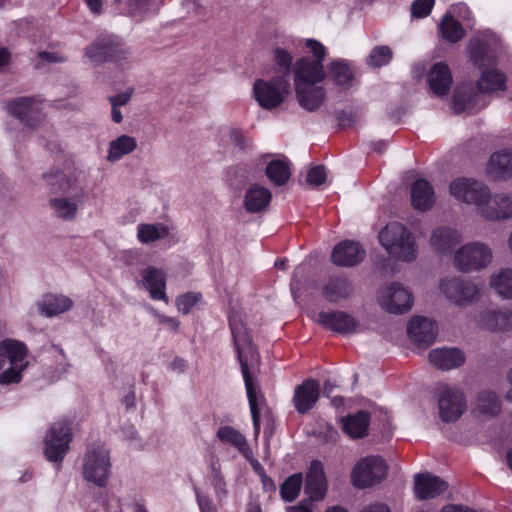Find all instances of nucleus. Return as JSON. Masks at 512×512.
I'll use <instances>...</instances> for the list:
<instances>
[{"label":"nucleus","instance_id":"nucleus-63","mask_svg":"<svg viewBox=\"0 0 512 512\" xmlns=\"http://www.w3.org/2000/svg\"><path fill=\"white\" fill-rule=\"evenodd\" d=\"M157 318L160 324L168 325L171 330L178 331L180 322L176 318L164 314H157Z\"/></svg>","mask_w":512,"mask_h":512},{"label":"nucleus","instance_id":"nucleus-41","mask_svg":"<svg viewBox=\"0 0 512 512\" xmlns=\"http://www.w3.org/2000/svg\"><path fill=\"white\" fill-rule=\"evenodd\" d=\"M217 437L223 444H230L237 448L240 453L248 450L245 436L232 426H221L217 431Z\"/></svg>","mask_w":512,"mask_h":512},{"label":"nucleus","instance_id":"nucleus-45","mask_svg":"<svg viewBox=\"0 0 512 512\" xmlns=\"http://www.w3.org/2000/svg\"><path fill=\"white\" fill-rule=\"evenodd\" d=\"M491 286L506 299H512V269H504L491 278Z\"/></svg>","mask_w":512,"mask_h":512},{"label":"nucleus","instance_id":"nucleus-43","mask_svg":"<svg viewBox=\"0 0 512 512\" xmlns=\"http://www.w3.org/2000/svg\"><path fill=\"white\" fill-rule=\"evenodd\" d=\"M51 193H66L71 187V178L62 170H51L43 174Z\"/></svg>","mask_w":512,"mask_h":512},{"label":"nucleus","instance_id":"nucleus-48","mask_svg":"<svg viewBox=\"0 0 512 512\" xmlns=\"http://www.w3.org/2000/svg\"><path fill=\"white\" fill-rule=\"evenodd\" d=\"M202 299L200 292L189 291L177 296L175 304L179 312L184 315L189 314L194 306Z\"/></svg>","mask_w":512,"mask_h":512},{"label":"nucleus","instance_id":"nucleus-8","mask_svg":"<svg viewBox=\"0 0 512 512\" xmlns=\"http://www.w3.org/2000/svg\"><path fill=\"white\" fill-rule=\"evenodd\" d=\"M289 88V81L285 77H274L270 81L257 79L253 86V92L258 104L272 110L284 102L285 94Z\"/></svg>","mask_w":512,"mask_h":512},{"label":"nucleus","instance_id":"nucleus-50","mask_svg":"<svg viewBox=\"0 0 512 512\" xmlns=\"http://www.w3.org/2000/svg\"><path fill=\"white\" fill-rule=\"evenodd\" d=\"M212 473H213L212 485L214 487L216 497L221 499L222 497L226 496L227 490H226V482H225L224 477L220 471V465L218 464V462L212 463Z\"/></svg>","mask_w":512,"mask_h":512},{"label":"nucleus","instance_id":"nucleus-54","mask_svg":"<svg viewBox=\"0 0 512 512\" xmlns=\"http://www.w3.org/2000/svg\"><path fill=\"white\" fill-rule=\"evenodd\" d=\"M307 280V273L304 266H298L292 275L290 288L293 295L301 291L304 282Z\"/></svg>","mask_w":512,"mask_h":512},{"label":"nucleus","instance_id":"nucleus-4","mask_svg":"<svg viewBox=\"0 0 512 512\" xmlns=\"http://www.w3.org/2000/svg\"><path fill=\"white\" fill-rule=\"evenodd\" d=\"M110 455L101 444L87 447L83 456L82 475L85 481L98 487H106L110 476Z\"/></svg>","mask_w":512,"mask_h":512},{"label":"nucleus","instance_id":"nucleus-60","mask_svg":"<svg viewBox=\"0 0 512 512\" xmlns=\"http://www.w3.org/2000/svg\"><path fill=\"white\" fill-rule=\"evenodd\" d=\"M471 59L475 62H482L486 57V48L482 43H478L470 49Z\"/></svg>","mask_w":512,"mask_h":512},{"label":"nucleus","instance_id":"nucleus-9","mask_svg":"<svg viewBox=\"0 0 512 512\" xmlns=\"http://www.w3.org/2000/svg\"><path fill=\"white\" fill-rule=\"evenodd\" d=\"M439 417L445 423L457 421L466 410V398L458 389L439 384L438 386Z\"/></svg>","mask_w":512,"mask_h":512},{"label":"nucleus","instance_id":"nucleus-15","mask_svg":"<svg viewBox=\"0 0 512 512\" xmlns=\"http://www.w3.org/2000/svg\"><path fill=\"white\" fill-rule=\"evenodd\" d=\"M294 85H316L323 82L327 76L324 64L303 56L296 60L294 65Z\"/></svg>","mask_w":512,"mask_h":512},{"label":"nucleus","instance_id":"nucleus-18","mask_svg":"<svg viewBox=\"0 0 512 512\" xmlns=\"http://www.w3.org/2000/svg\"><path fill=\"white\" fill-rule=\"evenodd\" d=\"M318 322L324 328L343 335L355 332L359 325L355 317L344 311H321Z\"/></svg>","mask_w":512,"mask_h":512},{"label":"nucleus","instance_id":"nucleus-37","mask_svg":"<svg viewBox=\"0 0 512 512\" xmlns=\"http://www.w3.org/2000/svg\"><path fill=\"white\" fill-rule=\"evenodd\" d=\"M485 326L491 331H506L512 328V311L493 310L482 316Z\"/></svg>","mask_w":512,"mask_h":512},{"label":"nucleus","instance_id":"nucleus-13","mask_svg":"<svg viewBox=\"0 0 512 512\" xmlns=\"http://www.w3.org/2000/svg\"><path fill=\"white\" fill-rule=\"evenodd\" d=\"M320 398V383L313 378L304 379L294 388L292 403L300 415L309 413Z\"/></svg>","mask_w":512,"mask_h":512},{"label":"nucleus","instance_id":"nucleus-32","mask_svg":"<svg viewBox=\"0 0 512 512\" xmlns=\"http://www.w3.org/2000/svg\"><path fill=\"white\" fill-rule=\"evenodd\" d=\"M507 76L504 72L496 68H488L482 71L480 79L477 81V88L481 93H492L505 91L507 89Z\"/></svg>","mask_w":512,"mask_h":512},{"label":"nucleus","instance_id":"nucleus-5","mask_svg":"<svg viewBox=\"0 0 512 512\" xmlns=\"http://www.w3.org/2000/svg\"><path fill=\"white\" fill-rule=\"evenodd\" d=\"M85 55L95 63L113 62L122 66L129 55L124 42L116 35H100L85 48Z\"/></svg>","mask_w":512,"mask_h":512},{"label":"nucleus","instance_id":"nucleus-1","mask_svg":"<svg viewBox=\"0 0 512 512\" xmlns=\"http://www.w3.org/2000/svg\"><path fill=\"white\" fill-rule=\"evenodd\" d=\"M450 194L459 201L474 204L480 214L489 220L512 217V194H496L491 197L489 188L482 182L459 177L449 186Z\"/></svg>","mask_w":512,"mask_h":512},{"label":"nucleus","instance_id":"nucleus-44","mask_svg":"<svg viewBox=\"0 0 512 512\" xmlns=\"http://www.w3.org/2000/svg\"><path fill=\"white\" fill-rule=\"evenodd\" d=\"M303 485V476L301 473L290 475L280 485V496L285 502H293L300 494Z\"/></svg>","mask_w":512,"mask_h":512},{"label":"nucleus","instance_id":"nucleus-56","mask_svg":"<svg viewBox=\"0 0 512 512\" xmlns=\"http://www.w3.org/2000/svg\"><path fill=\"white\" fill-rule=\"evenodd\" d=\"M306 180L310 185L320 186L326 181V170L323 165L313 166L307 173Z\"/></svg>","mask_w":512,"mask_h":512},{"label":"nucleus","instance_id":"nucleus-55","mask_svg":"<svg viewBox=\"0 0 512 512\" xmlns=\"http://www.w3.org/2000/svg\"><path fill=\"white\" fill-rule=\"evenodd\" d=\"M153 0H125L128 12L131 16L142 15L147 12Z\"/></svg>","mask_w":512,"mask_h":512},{"label":"nucleus","instance_id":"nucleus-29","mask_svg":"<svg viewBox=\"0 0 512 512\" xmlns=\"http://www.w3.org/2000/svg\"><path fill=\"white\" fill-rule=\"evenodd\" d=\"M461 242V234L449 227H439L432 231L431 246L439 253L450 252Z\"/></svg>","mask_w":512,"mask_h":512},{"label":"nucleus","instance_id":"nucleus-52","mask_svg":"<svg viewBox=\"0 0 512 512\" xmlns=\"http://www.w3.org/2000/svg\"><path fill=\"white\" fill-rule=\"evenodd\" d=\"M26 368V365H15L12 366L0 374V383L12 384L18 383L22 379V371Z\"/></svg>","mask_w":512,"mask_h":512},{"label":"nucleus","instance_id":"nucleus-12","mask_svg":"<svg viewBox=\"0 0 512 512\" xmlns=\"http://www.w3.org/2000/svg\"><path fill=\"white\" fill-rule=\"evenodd\" d=\"M41 103L42 100L37 96L18 97L6 102L5 109L29 128H35L40 122Z\"/></svg>","mask_w":512,"mask_h":512},{"label":"nucleus","instance_id":"nucleus-53","mask_svg":"<svg viewBox=\"0 0 512 512\" xmlns=\"http://www.w3.org/2000/svg\"><path fill=\"white\" fill-rule=\"evenodd\" d=\"M305 47L308 48L313 54L314 61L324 63V60L327 56V49L321 42L316 39H307L305 42Z\"/></svg>","mask_w":512,"mask_h":512},{"label":"nucleus","instance_id":"nucleus-38","mask_svg":"<svg viewBox=\"0 0 512 512\" xmlns=\"http://www.w3.org/2000/svg\"><path fill=\"white\" fill-rule=\"evenodd\" d=\"M478 96L471 90L456 89L452 97V107L456 114L476 113Z\"/></svg>","mask_w":512,"mask_h":512},{"label":"nucleus","instance_id":"nucleus-2","mask_svg":"<svg viewBox=\"0 0 512 512\" xmlns=\"http://www.w3.org/2000/svg\"><path fill=\"white\" fill-rule=\"evenodd\" d=\"M232 340L245 384L253 429L255 434L258 435L261 427V409L259 405V398L262 403H265L266 400L262 393H257L256 384L250 371L249 362H251V364L254 361L257 362L259 359V352L253 344V338L248 328H246L242 333L240 332L239 337L232 338Z\"/></svg>","mask_w":512,"mask_h":512},{"label":"nucleus","instance_id":"nucleus-20","mask_svg":"<svg viewBox=\"0 0 512 512\" xmlns=\"http://www.w3.org/2000/svg\"><path fill=\"white\" fill-rule=\"evenodd\" d=\"M447 488L448 483L438 476L429 473L415 476L414 492L419 500L435 498L444 493Z\"/></svg>","mask_w":512,"mask_h":512},{"label":"nucleus","instance_id":"nucleus-22","mask_svg":"<svg viewBox=\"0 0 512 512\" xmlns=\"http://www.w3.org/2000/svg\"><path fill=\"white\" fill-rule=\"evenodd\" d=\"M142 282L153 300L168 303L166 295V275L156 267H147L141 272Z\"/></svg>","mask_w":512,"mask_h":512},{"label":"nucleus","instance_id":"nucleus-49","mask_svg":"<svg viewBox=\"0 0 512 512\" xmlns=\"http://www.w3.org/2000/svg\"><path fill=\"white\" fill-rule=\"evenodd\" d=\"M274 58L276 65L282 69V75L280 77H285V79L288 80L293 61L291 53L283 48H276L274 50Z\"/></svg>","mask_w":512,"mask_h":512},{"label":"nucleus","instance_id":"nucleus-28","mask_svg":"<svg viewBox=\"0 0 512 512\" xmlns=\"http://www.w3.org/2000/svg\"><path fill=\"white\" fill-rule=\"evenodd\" d=\"M295 92L299 105L309 112L318 110L326 98L325 89L316 85L296 86Z\"/></svg>","mask_w":512,"mask_h":512},{"label":"nucleus","instance_id":"nucleus-36","mask_svg":"<svg viewBox=\"0 0 512 512\" xmlns=\"http://www.w3.org/2000/svg\"><path fill=\"white\" fill-rule=\"evenodd\" d=\"M265 174L275 186H284L291 177V169L287 160H272L265 169Z\"/></svg>","mask_w":512,"mask_h":512},{"label":"nucleus","instance_id":"nucleus-58","mask_svg":"<svg viewBox=\"0 0 512 512\" xmlns=\"http://www.w3.org/2000/svg\"><path fill=\"white\" fill-rule=\"evenodd\" d=\"M196 499L199 505L200 512H217V508L214 505L211 498L200 493L196 490Z\"/></svg>","mask_w":512,"mask_h":512},{"label":"nucleus","instance_id":"nucleus-10","mask_svg":"<svg viewBox=\"0 0 512 512\" xmlns=\"http://www.w3.org/2000/svg\"><path fill=\"white\" fill-rule=\"evenodd\" d=\"M490 248L482 243L474 242L462 246L454 255L455 267L462 272L479 270L491 261Z\"/></svg>","mask_w":512,"mask_h":512},{"label":"nucleus","instance_id":"nucleus-35","mask_svg":"<svg viewBox=\"0 0 512 512\" xmlns=\"http://www.w3.org/2000/svg\"><path fill=\"white\" fill-rule=\"evenodd\" d=\"M72 305V300L66 296L46 294L43 297L40 308L42 314L52 317L70 310Z\"/></svg>","mask_w":512,"mask_h":512},{"label":"nucleus","instance_id":"nucleus-27","mask_svg":"<svg viewBox=\"0 0 512 512\" xmlns=\"http://www.w3.org/2000/svg\"><path fill=\"white\" fill-rule=\"evenodd\" d=\"M342 430L352 439H361L368 435L371 416L365 410H360L355 414H348L341 418Z\"/></svg>","mask_w":512,"mask_h":512},{"label":"nucleus","instance_id":"nucleus-59","mask_svg":"<svg viewBox=\"0 0 512 512\" xmlns=\"http://www.w3.org/2000/svg\"><path fill=\"white\" fill-rule=\"evenodd\" d=\"M230 139L239 150H245L248 146V139L244 136L240 129H232Z\"/></svg>","mask_w":512,"mask_h":512},{"label":"nucleus","instance_id":"nucleus-26","mask_svg":"<svg viewBox=\"0 0 512 512\" xmlns=\"http://www.w3.org/2000/svg\"><path fill=\"white\" fill-rule=\"evenodd\" d=\"M429 361L438 369L450 370L461 366L465 355L458 348H437L429 352Z\"/></svg>","mask_w":512,"mask_h":512},{"label":"nucleus","instance_id":"nucleus-21","mask_svg":"<svg viewBox=\"0 0 512 512\" xmlns=\"http://www.w3.org/2000/svg\"><path fill=\"white\" fill-rule=\"evenodd\" d=\"M427 81L431 91L439 97L446 96L451 89L453 78L445 62L434 63L428 73Z\"/></svg>","mask_w":512,"mask_h":512},{"label":"nucleus","instance_id":"nucleus-40","mask_svg":"<svg viewBox=\"0 0 512 512\" xmlns=\"http://www.w3.org/2000/svg\"><path fill=\"white\" fill-rule=\"evenodd\" d=\"M501 401L493 391H481L477 396L476 409L479 413L488 416H496L501 412Z\"/></svg>","mask_w":512,"mask_h":512},{"label":"nucleus","instance_id":"nucleus-24","mask_svg":"<svg viewBox=\"0 0 512 512\" xmlns=\"http://www.w3.org/2000/svg\"><path fill=\"white\" fill-rule=\"evenodd\" d=\"M411 204L418 211L430 210L435 202V193L431 183L426 179H417L411 185Z\"/></svg>","mask_w":512,"mask_h":512},{"label":"nucleus","instance_id":"nucleus-47","mask_svg":"<svg viewBox=\"0 0 512 512\" xmlns=\"http://www.w3.org/2000/svg\"><path fill=\"white\" fill-rule=\"evenodd\" d=\"M393 58V51L387 45L375 46L368 57L370 66L380 68L390 63Z\"/></svg>","mask_w":512,"mask_h":512},{"label":"nucleus","instance_id":"nucleus-39","mask_svg":"<svg viewBox=\"0 0 512 512\" xmlns=\"http://www.w3.org/2000/svg\"><path fill=\"white\" fill-rule=\"evenodd\" d=\"M137 142L134 137L121 135L110 142L108 150V160L114 162L120 160L124 155L135 150Z\"/></svg>","mask_w":512,"mask_h":512},{"label":"nucleus","instance_id":"nucleus-7","mask_svg":"<svg viewBox=\"0 0 512 512\" xmlns=\"http://www.w3.org/2000/svg\"><path fill=\"white\" fill-rule=\"evenodd\" d=\"M387 474V466L380 456L360 459L351 473L352 484L356 488H368L380 483Z\"/></svg>","mask_w":512,"mask_h":512},{"label":"nucleus","instance_id":"nucleus-64","mask_svg":"<svg viewBox=\"0 0 512 512\" xmlns=\"http://www.w3.org/2000/svg\"><path fill=\"white\" fill-rule=\"evenodd\" d=\"M441 512H477L472 508H469L467 506L462 505H447L444 506L441 510Z\"/></svg>","mask_w":512,"mask_h":512},{"label":"nucleus","instance_id":"nucleus-62","mask_svg":"<svg viewBox=\"0 0 512 512\" xmlns=\"http://www.w3.org/2000/svg\"><path fill=\"white\" fill-rule=\"evenodd\" d=\"M336 119L338 121V127H340V128L349 127L353 123L352 113H350L346 110L338 111L336 114Z\"/></svg>","mask_w":512,"mask_h":512},{"label":"nucleus","instance_id":"nucleus-51","mask_svg":"<svg viewBox=\"0 0 512 512\" xmlns=\"http://www.w3.org/2000/svg\"><path fill=\"white\" fill-rule=\"evenodd\" d=\"M435 0H414L411 5V14L415 18L427 17L434 6Z\"/></svg>","mask_w":512,"mask_h":512},{"label":"nucleus","instance_id":"nucleus-61","mask_svg":"<svg viewBox=\"0 0 512 512\" xmlns=\"http://www.w3.org/2000/svg\"><path fill=\"white\" fill-rule=\"evenodd\" d=\"M131 95H132V90L109 97L111 106H116V107L124 106L130 100Z\"/></svg>","mask_w":512,"mask_h":512},{"label":"nucleus","instance_id":"nucleus-14","mask_svg":"<svg viewBox=\"0 0 512 512\" xmlns=\"http://www.w3.org/2000/svg\"><path fill=\"white\" fill-rule=\"evenodd\" d=\"M440 290L449 300L458 305L472 302L479 293L475 284L459 277L442 279L440 282Z\"/></svg>","mask_w":512,"mask_h":512},{"label":"nucleus","instance_id":"nucleus-3","mask_svg":"<svg viewBox=\"0 0 512 512\" xmlns=\"http://www.w3.org/2000/svg\"><path fill=\"white\" fill-rule=\"evenodd\" d=\"M379 241L392 257L411 262L417 256V246L409 229L399 222H389L379 233Z\"/></svg>","mask_w":512,"mask_h":512},{"label":"nucleus","instance_id":"nucleus-42","mask_svg":"<svg viewBox=\"0 0 512 512\" xmlns=\"http://www.w3.org/2000/svg\"><path fill=\"white\" fill-rule=\"evenodd\" d=\"M169 233L168 228L163 224H145L137 226V238L141 243H151L165 238Z\"/></svg>","mask_w":512,"mask_h":512},{"label":"nucleus","instance_id":"nucleus-19","mask_svg":"<svg viewBox=\"0 0 512 512\" xmlns=\"http://www.w3.org/2000/svg\"><path fill=\"white\" fill-rule=\"evenodd\" d=\"M327 491V480L324 473L323 464L319 460H312L306 473L305 493L311 500H322Z\"/></svg>","mask_w":512,"mask_h":512},{"label":"nucleus","instance_id":"nucleus-30","mask_svg":"<svg viewBox=\"0 0 512 512\" xmlns=\"http://www.w3.org/2000/svg\"><path fill=\"white\" fill-rule=\"evenodd\" d=\"M353 287L347 277L331 276L328 282L322 287L323 297L331 303L346 299L352 292Z\"/></svg>","mask_w":512,"mask_h":512},{"label":"nucleus","instance_id":"nucleus-33","mask_svg":"<svg viewBox=\"0 0 512 512\" xmlns=\"http://www.w3.org/2000/svg\"><path fill=\"white\" fill-rule=\"evenodd\" d=\"M438 29L442 38L453 44L461 41L466 35L463 25L455 19L451 12H447L442 17Z\"/></svg>","mask_w":512,"mask_h":512},{"label":"nucleus","instance_id":"nucleus-11","mask_svg":"<svg viewBox=\"0 0 512 512\" xmlns=\"http://www.w3.org/2000/svg\"><path fill=\"white\" fill-rule=\"evenodd\" d=\"M380 306L392 314H404L412 308L413 295L403 285L393 282L379 291Z\"/></svg>","mask_w":512,"mask_h":512},{"label":"nucleus","instance_id":"nucleus-6","mask_svg":"<svg viewBox=\"0 0 512 512\" xmlns=\"http://www.w3.org/2000/svg\"><path fill=\"white\" fill-rule=\"evenodd\" d=\"M72 439L71 422L67 420L55 422L47 430L44 438V455L46 459L61 466L70 449Z\"/></svg>","mask_w":512,"mask_h":512},{"label":"nucleus","instance_id":"nucleus-16","mask_svg":"<svg viewBox=\"0 0 512 512\" xmlns=\"http://www.w3.org/2000/svg\"><path fill=\"white\" fill-rule=\"evenodd\" d=\"M407 333L418 347L427 348L434 343L438 327L435 321L427 317L414 316L408 323Z\"/></svg>","mask_w":512,"mask_h":512},{"label":"nucleus","instance_id":"nucleus-25","mask_svg":"<svg viewBox=\"0 0 512 512\" xmlns=\"http://www.w3.org/2000/svg\"><path fill=\"white\" fill-rule=\"evenodd\" d=\"M271 200V191L268 188L255 183L246 190L243 199V206L248 213H259L264 211L270 205Z\"/></svg>","mask_w":512,"mask_h":512},{"label":"nucleus","instance_id":"nucleus-57","mask_svg":"<svg viewBox=\"0 0 512 512\" xmlns=\"http://www.w3.org/2000/svg\"><path fill=\"white\" fill-rule=\"evenodd\" d=\"M228 324L232 338L239 337L240 332L242 333L247 328L241 315L238 312H232L229 314Z\"/></svg>","mask_w":512,"mask_h":512},{"label":"nucleus","instance_id":"nucleus-46","mask_svg":"<svg viewBox=\"0 0 512 512\" xmlns=\"http://www.w3.org/2000/svg\"><path fill=\"white\" fill-rule=\"evenodd\" d=\"M50 206L54 209L59 218L72 220L75 218L78 206L75 202H71L66 198H52Z\"/></svg>","mask_w":512,"mask_h":512},{"label":"nucleus","instance_id":"nucleus-23","mask_svg":"<svg viewBox=\"0 0 512 512\" xmlns=\"http://www.w3.org/2000/svg\"><path fill=\"white\" fill-rule=\"evenodd\" d=\"M487 173L494 180H508L512 178V149L504 148L491 154Z\"/></svg>","mask_w":512,"mask_h":512},{"label":"nucleus","instance_id":"nucleus-31","mask_svg":"<svg viewBox=\"0 0 512 512\" xmlns=\"http://www.w3.org/2000/svg\"><path fill=\"white\" fill-rule=\"evenodd\" d=\"M328 76L336 86L347 90L353 84L355 71L348 61L336 59L331 61L328 65Z\"/></svg>","mask_w":512,"mask_h":512},{"label":"nucleus","instance_id":"nucleus-34","mask_svg":"<svg viewBox=\"0 0 512 512\" xmlns=\"http://www.w3.org/2000/svg\"><path fill=\"white\" fill-rule=\"evenodd\" d=\"M28 348L20 341L14 339H5L0 342V356L7 358L12 366L26 365Z\"/></svg>","mask_w":512,"mask_h":512},{"label":"nucleus","instance_id":"nucleus-17","mask_svg":"<svg viewBox=\"0 0 512 512\" xmlns=\"http://www.w3.org/2000/svg\"><path fill=\"white\" fill-rule=\"evenodd\" d=\"M366 251L359 242L344 240L339 242L331 253V261L336 266L352 267L361 263Z\"/></svg>","mask_w":512,"mask_h":512}]
</instances>
